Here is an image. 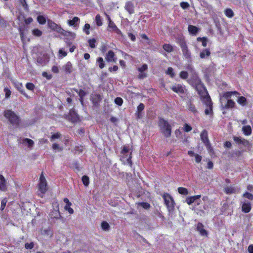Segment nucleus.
<instances>
[{"instance_id":"59","label":"nucleus","mask_w":253,"mask_h":253,"mask_svg":"<svg viewBox=\"0 0 253 253\" xmlns=\"http://www.w3.org/2000/svg\"><path fill=\"white\" fill-rule=\"evenodd\" d=\"M180 77L181 78L185 79L188 77V73L186 71H182L180 74Z\"/></svg>"},{"instance_id":"22","label":"nucleus","mask_w":253,"mask_h":253,"mask_svg":"<svg viewBox=\"0 0 253 253\" xmlns=\"http://www.w3.org/2000/svg\"><path fill=\"white\" fill-rule=\"evenodd\" d=\"M239 94V93L237 91H231V92H227L225 93L221 98H225L227 99H229V98L231 97L232 95L237 96Z\"/></svg>"},{"instance_id":"39","label":"nucleus","mask_w":253,"mask_h":253,"mask_svg":"<svg viewBox=\"0 0 253 253\" xmlns=\"http://www.w3.org/2000/svg\"><path fill=\"white\" fill-rule=\"evenodd\" d=\"M101 228L104 231H108L110 229V226L107 222L103 221L101 223Z\"/></svg>"},{"instance_id":"7","label":"nucleus","mask_w":253,"mask_h":253,"mask_svg":"<svg viewBox=\"0 0 253 253\" xmlns=\"http://www.w3.org/2000/svg\"><path fill=\"white\" fill-rule=\"evenodd\" d=\"M203 102L205 103L206 108L205 113L206 115H210L212 112V103L210 97L207 95L203 98Z\"/></svg>"},{"instance_id":"5","label":"nucleus","mask_w":253,"mask_h":253,"mask_svg":"<svg viewBox=\"0 0 253 253\" xmlns=\"http://www.w3.org/2000/svg\"><path fill=\"white\" fill-rule=\"evenodd\" d=\"M51 218L59 219L61 216L59 211V204L55 201L52 203V210L49 213Z\"/></svg>"},{"instance_id":"11","label":"nucleus","mask_w":253,"mask_h":253,"mask_svg":"<svg viewBox=\"0 0 253 253\" xmlns=\"http://www.w3.org/2000/svg\"><path fill=\"white\" fill-rule=\"evenodd\" d=\"M62 69L66 74H71L74 71L73 65L70 61L67 62L63 65Z\"/></svg>"},{"instance_id":"64","label":"nucleus","mask_w":253,"mask_h":253,"mask_svg":"<svg viewBox=\"0 0 253 253\" xmlns=\"http://www.w3.org/2000/svg\"><path fill=\"white\" fill-rule=\"evenodd\" d=\"M189 109L192 112L195 113L196 111V109L194 106L192 104H190L188 106Z\"/></svg>"},{"instance_id":"44","label":"nucleus","mask_w":253,"mask_h":253,"mask_svg":"<svg viewBox=\"0 0 253 253\" xmlns=\"http://www.w3.org/2000/svg\"><path fill=\"white\" fill-rule=\"evenodd\" d=\"M72 205L66 204L64 207L66 211H67L70 214H73L74 213V210L70 207Z\"/></svg>"},{"instance_id":"55","label":"nucleus","mask_w":253,"mask_h":253,"mask_svg":"<svg viewBox=\"0 0 253 253\" xmlns=\"http://www.w3.org/2000/svg\"><path fill=\"white\" fill-rule=\"evenodd\" d=\"M21 5L23 6L24 8L27 10L28 9V5L27 4L26 0H20Z\"/></svg>"},{"instance_id":"6","label":"nucleus","mask_w":253,"mask_h":253,"mask_svg":"<svg viewBox=\"0 0 253 253\" xmlns=\"http://www.w3.org/2000/svg\"><path fill=\"white\" fill-rule=\"evenodd\" d=\"M39 190L42 194H44L47 190L46 180L42 172L40 177V182L38 185Z\"/></svg>"},{"instance_id":"58","label":"nucleus","mask_w":253,"mask_h":253,"mask_svg":"<svg viewBox=\"0 0 253 253\" xmlns=\"http://www.w3.org/2000/svg\"><path fill=\"white\" fill-rule=\"evenodd\" d=\"M25 247L27 249H32L34 247V243L33 242L27 243L25 245Z\"/></svg>"},{"instance_id":"16","label":"nucleus","mask_w":253,"mask_h":253,"mask_svg":"<svg viewBox=\"0 0 253 253\" xmlns=\"http://www.w3.org/2000/svg\"><path fill=\"white\" fill-rule=\"evenodd\" d=\"M201 138L203 142L204 143L207 148H210V145L209 140L208 137V133L206 131L204 130L201 133Z\"/></svg>"},{"instance_id":"21","label":"nucleus","mask_w":253,"mask_h":253,"mask_svg":"<svg viewBox=\"0 0 253 253\" xmlns=\"http://www.w3.org/2000/svg\"><path fill=\"white\" fill-rule=\"evenodd\" d=\"M22 143L30 148H32L34 144V141L32 139L29 138L23 139L22 140Z\"/></svg>"},{"instance_id":"12","label":"nucleus","mask_w":253,"mask_h":253,"mask_svg":"<svg viewBox=\"0 0 253 253\" xmlns=\"http://www.w3.org/2000/svg\"><path fill=\"white\" fill-rule=\"evenodd\" d=\"M170 88L177 93H183L185 92V87L179 84H175L172 85Z\"/></svg>"},{"instance_id":"8","label":"nucleus","mask_w":253,"mask_h":253,"mask_svg":"<svg viewBox=\"0 0 253 253\" xmlns=\"http://www.w3.org/2000/svg\"><path fill=\"white\" fill-rule=\"evenodd\" d=\"M220 103L222 109L232 108L235 105L234 101L231 99L225 101L224 99L220 98Z\"/></svg>"},{"instance_id":"26","label":"nucleus","mask_w":253,"mask_h":253,"mask_svg":"<svg viewBox=\"0 0 253 253\" xmlns=\"http://www.w3.org/2000/svg\"><path fill=\"white\" fill-rule=\"evenodd\" d=\"M224 192L227 194H231L237 192L236 189L235 187L228 186L224 188Z\"/></svg>"},{"instance_id":"51","label":"nucleus","mask_w":253,"mask_h":253,"mask_svg":"<svg viewBox=\"0 0 253 253\" xmlns=\"http://www.w3.org/2000/svg\"><path fill=\"white\" fill-rule=\"evenodd\" d=\"M60 137V133L59 132H56L53 133L51 136V141H53L55 139H58Z\"/></svg>"},{"instance_id":"53","label":"nucleus","mask_w":253,"mask_h":253,"mask_svg":"<svg viewBox=\"0 0 253 253\" xmlns=\"http://www.w3.org/2000/svg\"><path fill=\"white\" fill-rule=\"evenodd\" d=\"M89 28H90L89 24H85L84 25L83 30L86 33V34H87V35H89Z\"/></svg>"},{"instance_id":"18","label":"nucleus","mask_w":253,"mask_h":253,"mask_svg":"<svg viewBox=\"0 0 253 253\" xmlns=\"http://www.w3.org/2000/svg\"><path fill=\"white\" fill-rule=\"evenodd\" d=\"M54 31L65 36H67L71 34L74 35V36H75L74 34H72L70 32L65 31L59 25L57 26V27Z\"/></svg>"},{"instance_id":"54","label":"nucleus","mask_w":253,"mask_h":253,"mask_svg":"<svg viewBox=\"0 0 253 253\" xmlns=\"http://www.w3.org/2000/svg\"><path fill=\"white\" fill-rule=\"evenodd\" d=\"M243 197L248 198L251 200H253V195L248 192H246L245 193H244L243 194Z\"/></svg>"},{"instance_id":"19","label":"nucleus","mask_w":253,"mask_h":253,"mask_svg":"<svg viewBox=\"0 0 253 253\" xmlns=\"http://www.w3.org/2000/svg\"><path fill=\"white\" fill-rule=\"evenodd\" d=\"M242 210L245 213H248L251 210V205L249 202H244L242 205Z\"/></svg>"},{"instance_id":"45","label":"nucleus","mask_w":253,"mask_h":253,"mask_svg":"<svg viewBox=\"0 0 253 253\" xmlns=\"http://www.w3.org/2000/svg\"><path fill=\"white\" fill-rule=\"evenodd\" d=\"M95 21L96 24L100 26L102 25V19L99 15H97L95 17Z\"/></svg>"},{"instance_id":"49","label":"nucleus","mask_w":253,"mask_h":253,"mask_svg":"<svg viewBox=\"0 0 253 253\" xmlns=\"http://www.w3.org/2000/svg\"><path fill=\"white\" fill-rule=\"evenodd\" d=\"M115 103L119 106H121L123 103V100L121 97H117L115 99Z\"/></svg>"},{"instance_id":"47","label":"nucleus","mask_w":253,"mask_h":253,"mask_svg":"<svg viewBox=\"0 0 253 253\" xmlns=\"http://www.w3.org/2000/svg\"><path fill=\"white\" fill-rule=\"evenodd\" d=\"M19 32L20 34V38L22 40V41L24 42V36H25V32L24 29H22V28H19Z\"/></svg>"},{"instance_id":"2","label":"nucleus","mask_w":253,"mask_h":253,"mask_svg":"<svg viewBox=\"0 0 253 253\" xmlns=\"http://www.w3.org/2000/svg\"><path fill=\"white\" fill-rule=\"evenodd\" d=\"M131 147H130L128 145H125L123 146L121 152V160L123 161L124 163H126L130 165H131L132 164V162L131 161Z\"/></svg>"},{"instance_id":"35","label":"nucleus","mask_w":253,"mask_h":253,"mask_svg":"<svg viewBox=\"0 0 253 253\" xmlns=\"http://www.w3.org/2000/svg\"><path fill=\"white\" fill-rule=\"evenodd\" d=\"M47 24H48V27L53 31H54L55 29H56V27L58 25L51 20L48 21Z\"/></svg>"},{"instance_id":"15","label":"nucleus","mask_w":253,"mask_h":253,"mask_svg":"<svg viewBox=\"0 0 253 253\" xmlns=\"http://www.w3.org/2000/svg\"><path fill=\"white\" fill-rule=\"evenodd\" d=\"M180 46L184 56L187 58H190L191 53L188 49L186 43L185 42H181L180 44Z\"/></svg>"},{"instance_id":"34","label":"nucleus","mask_w":253,"mask_h":253,"mask_svg":"<svg viewBox=\"0 0 253 253\" xmlns=\"http://www.w3.org/2000/svg\"><path fill=\"white\" fill-rule=\"evenodd\" d=\"M97 63L100 69H102L105 67V63L102 57H98L97 59Z\"/></svg>"},{"instance_id":"62","label":"nucleus","mask_w":253,"mask_h":253,"mask_svg":"<svg viewBox=\"0 0 253 253\" xmlns=\"http://www.w3.org/2000/svg\"><path fill=\"white\" fill-rule=\"evenodd\" d=\"M195 161L197 163H200L202 160V157L198 154L195 155Z\"/></svg>"},{"instance_id":"13","label":"nucleus","mask_w":253,"mask_h":253,"mask_svg":"<svg viewBox=\"0 0 253 253\" xmlns=\"http://www.w3.org/2000/svg\"><path fill=\"white\" fill-rule=\"evenodd\" d=\"M14 84L17 89L22 94H23L25 97H26L27 98H30L28 95L26 93L22 83H20L18 82H15L14 83Z\"/></svg>"},{"instance_id":"29","label":"nucleus","mask_w":253,"mask_h":253,"mask_svg":"<svg viewBox=\"0 0 253 253\" xmlns=\"http://www.w3.org/2000/svg\"><path fill=\"white\" fill-rule=\"evenodd\" d=\"M188 30L190 34L194 35H196L198 31V29L196 27L192 25H189Z\"/></svg>"},{"instance_id":"4","label":"nucleus","mask_w":253,"mask_h":253,"mask_svg":"<svg viewBox=\"0 0 253 253\" xmlns=\"http://www.w3.org/2000/svg\"><path fill=\"white\" fill-rule=\"evenodd\" d=\"M165 203L167 207L169 212H172L174 208L175 203L171 196L168 194H165L163 196Z\"/></svg>"},{"instance_id":"48","label":"nucleus","mask_w":253,"mask_h":253,"mask_svg":"<svg viewBox=\"0 0 253 253\" xmlns=\"http://www.w3.org/2000/svg\"><path fill=\"white\" fill-rule=\"evenodd\" d=\"M26 87L30 90H33L35 88V85L31 83H28L26 84Z\"/></svg>"},{"instance_id":"17","label":"nucleus","mask_w":253,"mask_h":253,"mask_svg":"<svg viewBox=\"0 0 253 253\" xmlns=\"http://www.w3.org/2000/svg\"><path fill=\"white\" fill-rule=\"evenodd\" d=\"M6 181L4 176L0 174V190L5 191L6 190Z\"/></svg>"},{"instance_id":"36","label":"nucleus","mask_w":253,"mask_h":253,"mask_svg":"<svg viewBox=\"0 0 253 253\" xmlns=\"http://www.w3.org/2000/svg\"><path fill=\"white\" fill-rule=\"evenodd\" d=\"M79 20L80 19L78 17H74L72 20L68 21V23L70 26H75L77 23L79 22Z\"/></svg>"},{"instance_id":"23","label":"nucleus","mask_w":253,"mask_h":253,"mask_svg":"<svg viewBox=\"0 0 253 253\" xmlns=\"http://www.w3.org/2000/svg\"><path fill=\"white\" fill-rule=\"evenodd\" d=\"M125 8L130 14L134 13V6L132 2H127L125 5Z\"/></svg>"},{"instance_id":"33","label":"nucleus","mask_w":253,"mask_h":253,"mask_svg":"<svg viewBox=\"0 0 253 253\" xmlns=\"http://www.w3.org/2000/svg\"><path fill=\"white\" fill-rule=\"evenodd\" d=\"M234 140L236 143H237L238 144H245V143H248V141H246L245 139H242V138L239 137L235 136L234 137Z\"/></svg>"},{"instance_id":"31","label":"nucleus","mask_w":253,"mask_h":253,"mask_svg":"<svg viewBox=\"0 0 253 253\" xmlns=\"http://www.w3.org/2000/svg\"><path fill=\"white\" fill-rule=\"evenodd\" d=\"M163 49L167 52L170 53L173 50V47L169 44H165L163 46Z\"/></svg>"},{"instance_id":"32","label":"nucleus","mask_w":253,"mask_h":253,"mask_svg":"<svg viewBox=\"0 0 253 253\" xmlns=\"http://www.w3.org/2000/svg\"><path fill=\"white\" fill-rule=\"evenodd\" d=\"M225 15L228 18H232L234 16V12L231 9L227 8L224 11Z\"/></svg>"},{"instance_id":"57","label":"nucleus","mask_w":253,"mask_h":253,"mask_svg":"<svg viewBox=\"0 0 253 253\" xmlns=\"http://www.w3.org/2000/svg\"><path fill=\"white\" fill-rule=\"evenodd\" d=\"M183 130L185 132H189L192 130V127L187 124L184 125Z\"/></svg>"},{"instance_id":"41","label":"nucleus","mask_w":253,"mask_h":253,"mask_svg":"<svg viewBox=\"0 0 253 253\" xmlns=\"http://www.w3.org/2000/svg\"><path fill=\"white\" fill-rule=\"evenodd\" d=\"M32 34L37 37H40L42 35V32L38 29H35L32 31Z\"/></svg>"},{"instance_id":"14","label":"nucleus","mask_w":253,"mask_h":253,"mask_svg":"<svg viewBox=\"0 0 253 253\" xmlns=\"http://www.w3.org/2000/svg\"><path fill=\"white\" fill-rule=\"evenodd\" d=\"M105 59L108 62H116L117 58L115 57V54L112 50H109L106 54Z\"/></svg>"},{"instance_id":"63","label":"nucleus","mask_w":253,"mask_h":253,"mask_svg":"<svg viewBox=\"0 0 253 253\" xmlns=\"http://www.w3.org/2000/svg\"><path fill=\"white\" fill-rule=\"evenodd\" d=\"M52 147V149L54 150H62V149L59 147V146L56 143L53 144Z\"/></svg>"},{"instance_id":"50","label":"nucleus","mask_w":253,"mask_h":253,"mask_svg":"<svg viewBox=\"0 0 253 253\" xmlns=\"http://www.w3.org/2000/svg\"><path fill=\"white\" fill-rule=\"evenodd\" d=\"M59 56L61 58L67 56V52L64 51L62 49H60L59 50Z\"/></svg>"},{"instance_id":"28","label":"nucleus","mask_w":253,"mask_h":253,"mask_svg":"<svg viewBox=\"0 0 253 253\" xmlns=\"http://www.w3.org/2000/svg\"><path fill=\"white\" fill-rule=\"evenodd\" d=\"M144 109V105L143 103H140L137 108L136 115L138 118L141 117L140 112Z\"/></svg>"},{"instance_id":"25","label":"nucleus","mask_w":253,"mask_h":253,"mask_svg":"<svg viewBox=\"0 0 253 253\" xmlns=\"http://www.w3.org/2000/svg\"><path fill=\"white\" fill-rule=\"evenodd\" d=\"M203 227H204L202 223H198L197 226V230L200 232V233L202 235L204 236V235H207V232L204 229Z\"/></svg>"},{"instance_id":"52","label":"nucleus","mask_w":253,"mask_h":253,"mask_svg":"<svg viewBox=\"0 0 253 253\" xmlns=\"http://www.w3.org/2000/svg\"><path fill=\"white\" fill-rule=\"evenodd\" d=\"M7 202V200L5 198L1 200V205H0V210H1V211H2V210H4Z\"/></svg>"},{"instance_id":"61","label":"nucleus","mask_w":253,"mask_h":253,"mask_svg":"<svg viewBox=\"0 0 253 253\" xmlns=\"http://www.w3.org/2000/svg\"><path fill=\"white\" fill-rule=\"evenodd\" d=\"M180 6L183 9H185L189 6V4L186 2H182L180 3Z\"/></svg>"},{"instance_id":"46","label":"nucleus","mask_w":253,"mask_h":253,"mask_svg":"<svg viewBox=\"0 0 253 253\" xmlns=\"http://www.w3.org/2000/svg\"><path fill=\"white\" fill-rule=\"evenodd\" d=\"M166 73L169 75L171 78H173L174 76V73L173 71V69L171 67H169Z\"/></svg>"},{"instance_id":"20","label":"nucleus","mask_w":253,"mask_h":253,"mask_svg":"<svg viewBox=\"0 0 253 253\" xmlns=\"http://www.w3.org/2000/svg\"><path fill=\"white\" fill-rule=\"evenodd\" d=\"M200 198L201 195H200L188 197L186 198V202L189 205H190L194 203L196 200L200 199Z\"/></svg>"},{"instance_id":"37","label":"nucleus","mask_w":253,"mask_h":253,"mask_svg":"<svg viewBox=\"0 0 253 253\" xmlns=\"http://www.w3.org/2000/svg\"><path fill=\"white\" fill-rule=\"evenodd\" d=\"M82 180L85 186H87L89 183V177L87 176L84 175L82 177Z\"/></svg>"},{"instance_id":"56","label":"nucleus","mask_w":253,"mask_h":253,"mask_svg":"<svg viewBox=\"0 0 253 253\" xmlns=\"http://www.w3.org/2000/svg\"><path fill=\"white\" fill-rule=\"evenodd\" d=\"M95 42H96L95 40L94 39H90V40H89L88 41L89 45V46L91 48H95Z\"/></svg>"},{"instance_id":"10","label":"nucleus","mask_w":253,"mask_h":253,"mask_svg":"<svg viewBox=\"0 0 253 253\" xmlns=\"http://www.w3.org/2000/svg\"><path fill=\"white\" fill-rule=\"evenodd\" d=\"M148 69V66L147 64H143L141 67L138 68V71L139 72V74L138 75V78L140 79H142L146 78L147 76V74L145 72Z\"/></svg>"},{"instance_id":"24","label":"nucleus","mask_w":253,"mask_h":253,"mask_svg":"<svg viewBox=\"0 0 253 253\" xmlns=\"http://www.w3.org/2000/svg\"><path fill=\"white\" fill-rule=\"evenodd\" d=\"M242 131L246 135H250L252 133V128L250 126H244L242 127Z\"/></svg>"},{"instance_id":"9","label":"nucleus","mask_w":253,"mask_h":253,"mask_svg":"<svg viewBox=\"0 0 253 253\" xmlns=\"http://www.w3.org/2000/svg\"><path fill=\"white\" fill-rule=\"evenodd\" d=\"M41 234L44 237L50 239L53 235L52 230L49 227L42 228L41 230Z\"/></svg>"},{"instance_id":"27","label":"nucleus","mask_w":253,"mask_h":253,"mask_svg":"<svg viewBox=\"0 0 253 253\" xmlns=\"http://www.w3.org/2000/svg\"><path fill=\"white\" fill-rule=\"evenodd\" d=\"M211 52L209 50L206 49L202 50L200 53V57L201 58L203 59L206 57H209L210 55Z\"/></svg>"},{"instance_id":"3","label":"nucleus","mask_w":253,"mask_h":253,"mask_svg":"<svg viewBox=\"0 0 253 253\" xmlns=\"http://www.w3.org/2000/svg\"><path fill=\"white\" fill-rule=\"evenodd\" d=\"M4 116L13 125H17L19 123L18 116L10 110H6L3 112Z\"/></svg>"},{"instance_id":"43","label":"nucleus","mask_w":253,"mask_h":253,"mask_svg":"<svg viewBox=\"0 0 253 253\" xmlns=\"http://www.w3.org/2000/svg\"><path fill=\"white\" fill-rule=\"evenodd\" d=\"M37 20L41 24H44L46 22V19L43 16H39L37 17Z\"/></svg>"},{"instance_id":"42","label":"nucleus","mask_w":253,"mask_h":253,"mask_svg":"<svg viewBox=\"0 0 253 253\" xmlns=\"http://www.w3.org/2000/svg\"><path fill=\"white\" fill-rule=\"evenodd\" d=\"M237 102L239 104L244 105L246 104V99L245 97L241 96L238 98Z\"/></svg>"},{"instance_id":"40","label":"nucleus","mask_w":253,"mask_h":253,"mask_svg":"<svg viewBox=\"0 0 253 253\" xmlns=\"http://www.w3.org/2000/svg\"><path fill=\"white\" fill-rule=\"evenodd\" d=\"M137 205L139 206L142 207L143 208L145 209H148L150 207V205L148 203L145 202H141L137 203Z\"/></svg>"},{"instance_id":"1","label":"nucleus","mask_w":253,"mask_h":253,"mask_svg":"<svg viewBox=\"0 0 253 253\" xmlns=\"http://www.w3.org/2000/svg\"><path fill=\"white\" fill-rule=\"evenodd\" d=\"M158 125L163 135L166 137H170L171 132V127L168 122L164 119H160Z\"/></svg>"},{"instance_id":"38","label":"nucleus","mask_w":253,"mask_h":253,"mask_svg":"<svg viewBox=\"0 0 253 253\" xmlns=\"http://www.w3.org/2000/svg\"><path fill=\"white\" fill-rule=\"evenodd\" d=\"M178 192L179 194L186 195L188 194V190L184 187H179L178 188Z\"/></svg>"},{"instance_id":"30","label":"nucleus","mask_w":253,"mask_h":253,"mask_svg":"<svg viewBox=\"0 0 253 253\" xmlns=\"http://www.w3.org/2000/svg\"><path fill=\"white\" fill-rule=\"evenodd\" d=\"M107 18L108 19V27L111 29L113 31L116 30L117 28L115 24L113 22H112L110 19V18L109 17V16L107 15Z\"/></svg>"},{"instance_id":"60","label":"nucleus","mask_w":253,"mask_h":253,"mask_svg":"<svg viewBox=\"0 0 253 253\" xmlns=\"http://www.w3.org/2000/svg\"><path fill=\"white\" fill-rule=\"evenodd\" d=\"M4 91L5 93V98H9V97L10 96V94H11L10 90L7 88H5L4 89Z\"/></svg>"}]
</instances>
